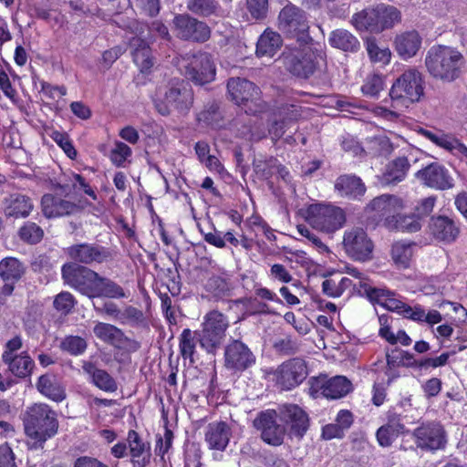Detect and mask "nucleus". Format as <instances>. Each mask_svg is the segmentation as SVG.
<instances>
[{"instance_id": "obj_33", "label": "nucleus", "mask_w": 467, "mask_h": 467, "mask_svg": "<svg viewBox=\"0 0 467 467\" xmlns=\"http://www.w3.org/2000/svg\"><path fill=\"white\" fill-rule=\"evenodd\" d=\"M396 50L400 57L408 59L414 57L421 46V37L417 31H407L396 36Z\"/></svg>"}, {"instance_id": "obj_37", "label": "nucleus", "mask_w": 467, "mask_h": 467, "mask_svg": "<svg viewBox=\"0 0 467 467\" xmlns=\"http://www.w3.org/2000/svg\"><path fill=\"white\" fill-rule=\"evenodd\" d=\"M385 226L389 230L414 233L421 228V221L420 216L415 213L401 214L397 213L396 215L386 219Z\"/></svg>"}, {"instance_id": "obj_15", "label": "nucleus", "mask_w": 467, "mask_h": 467, "mask_svg": "<svg viewBox=\"0 0 467 467\" xmlns=\"http://www.w3.org/2000/svg\"><path fill=\"white\" fill-rule=\"evenodd\" d=\"M216 68L209 53L197 52L187 57L185 76L197 85H203L214 80Z\"/></svg>"}, {"instance_id": "obj_12", "label": "nucleus", "mask_w": 467, "mask_h": 467, "mask_svg": "<svg viewBox=\"0 0 467 467\" xmlns=\"http://www.w3.org/2000/svg\"><path fill=\"white\" fill-rule=\"evenodd\" d=\"M22 346L23 343L20 337L16 336L9 339L5 343L2 359L14 376L25 379L31 375L35 368V362L27 352L17 353Z\"/></svg>"}, {"instance_id": "obj_38", "label": "nucleus", "mask_w": 467, "mask_h": 467, "mask_svg": "<svg viewBox=\"0 0 467 467\" xmlns=\"http://www.w3.org/2000/svg\"><path fill=\"white\" fill-rule=\"evenodd\" d=\"M36 387L42 395L54 401L59 402L66 398L64 386L54 376H41L38 379Z\"/></svg>"}, {"instance_id": "obj_63", "label": "nucleus", "mask_w": 467, "mask_h": 467, "mask_svg": "<svg viewBox=\"0 0 467 467\" xmlns=\"http://www.w3.org/2000/svg\"><path fill=\"white\" fill-rule=\"evenodd\" d=\"M67 254L72 260L71 263L80 265H86L88 263V246L86 244L73 245L67 249Z\"/></svg>"}, {"instance_id": "obj_32", "label": "nucleus", "mask_w": 467, "mask_h": 467, "mask_svg": "<svg viewBox=\"0 0 467 467\" xmlns=\"http://www.w3.org/2000/svg\"><path fill=\"white\" fill-rule=\"evenodd\" d=\"M62 277L66 284L88 295V271L86 265L77 263L65 264L62 267Z\"/></svg>"}, {"instance_id": "obj_40", "label": "nucleus", "mask_w": 467, "mask_h": 467, "mask_svg": "<svg viewBox=\"0 0 467 467\" xmlns=\"http://www.w3.org/2000/svg\"><path fill=\"white\" fill-rule=\"evenodd\" d=\"M328 43L331 47L344 51L355 52L359 48V41L346 29L333 30L328 37Z\"/></svg>"}, {"instance_id": "obj_54", "label": "nucleus", "mask_w": 467, "mask_h": 467, "mask_svg": "<svg viewBox=\"0 0 467 467\" xmlns=\"http://www.w3.org/2000/svg\"><path fill=\"white\" fill-rule=\"evenodd\" d=\"M370 150L378 155L388 156L393 150V145L385 134H379L369 139Z\"/></svg>"}, {"instance_id": "obj_31", "label": "nucleus", "mask_w": 467, "mask_h": 467, "mask_svg": "<svg viewBox=\"0 0 467 467\" xmlns=\"http://www.w3.org/2000/svg\"><path fill=\"white\" fill-rule=\"evenodd\" d=\"M402 207V201L397 196L383 194L373 199L368 205V209L375 213L379 219H386L396 215Z\"/></svg>"}, {"instance_id": "obj_6", "label": "nucleus", "mask_w": 467, "mask_h": 467, "mask_svg": "<svg viewBox=\"0 0 467 467\" xmlns=\"http://www.w3.org/2000/svg\"><path fill=\"white\" fill-rule=\"evenodd\" d=\"M230 326L228 317L217 310L204 315L201 329L198 330V342L209 354H215L221 348L226 331Z\"/></svg>"}, {"instance_id": "obj_56", "label": "nucleus", "mask_w": 467, "mask_h": 467, "mask_svg": "<svg viewBox=\"0 0 467 467\" xmlns=\"http://www.w3.org/2000/svg\"><path fill=\"white\" fill-rule=\"evenodd\" d=\"M43 230L35 223L27 222L21 227L19 234L21 239L30 244L38 243L43 237Z\"/></svg>"}, {"instance_id": "obj_36", "label": "nucleus", "mask_w": 467, "mask_h": 467, "mask_svg": "<svg viewBox=\"0 0 467 467\" xmlns=\"http://www.w3.org/2000/svg\"><path fill=\"white\" fill-rule=\"evenodd\" d=\"M33 209L31 200L22 194H12L5 202L4 212L8 217L24 218L30 214Z\"/></svg>"}, {"instance_id": "obj_9", "label": "nucleus", "mask_w": 467, "mask_h": 467, "mask_svg": "<svg viewBox=\"0 0 467 467\" xmlns=\"http://www.w3.org/2000/svg\"><path fill=\"white\" fill-rule=\"evenodd\" d=\"M285 64L293 75L304 78L314 74L322 76L327 70L325 55L322 52H315L310 47L291 52L285 56Z\"/></svg>"}, {"instance_id": "obj_17", "label": "nucleus", "mask_w": 467, "mask_h": 467, "mask_svg": "<svg viewBox=\"0 0 467 467\" xmlns=\"http://www.w3.org/2000/svg\"><path fill=\"white\" fill-rule=\"evenodd\" d=\"M343 246L349 257L365 262L371 258L373 243L362 228H354L345 232Z\"/></svg>"}, {"instance_id": "obj_46", "label": "nucleus", "mask_w": 467, "mask_h": 467, "mask_svg": "<svg viewBox=\"0 0 467 467\" xmlns=\"http://www.w3.org/2000/svg\"><path fill=\"white\" fill-rule=\"evenodd\" d=\"M132 150L122 141H115L109 152V160L118 168H124L130 162Z\"/></svg>"}, {"instance_id": "obj_60", "label": "nucleus", "mask_w": 467, "mask_h": 467, "mask_svg": "<svg viewBox=\"0 0 467 467\" xmlns=\"http://www.w3.org/2000/svg\"><path fill=\"white\" fill-rule=\"evenodd\" d=\"M54 307L62 314H67L75 306L73 296L68 292H61L54 299Z\"/></svg>"}, {"instance_id": "obj_19", "label": "nucleus", "mask_w": 467, "mask_h": 467, "mask_svg": "<svg viewBox=\"0 0 467 467\" xmlns=\"http://www.w3.org/2000/svg\"><path fill=\"white\" fill-rule=\"evenodd\" d=\"M173 26L177 36L183 40L203 43L211 36L208 25L189 15H176L173 18Z\"/></svg>"}, {"instance_id": "obj_53", "label": "nucleus", "mask_w": 467, "mask_h": 467, "mask_svg": "<svg viewBox=\"0 0 467 467\" xmlns=\"http://www.w3.org/2000/svg\"><path fill=\"white\" fill-rule=\"evenodd\" d=\"M367 51L372 62L388 64L390 61L391 53L388 47H380L375 40L367 42Z\"/></svg>"}, {"instance_id": "obj_7", "label": "nucleus", "mask_w": 467, "mask_h": 467, "mask_svg": "<svg viewBox=\"0 0 467 467\" xmlns=\"http://www.w3.org/2000/svg\"><path fill=\"white\" fill-rule=\"evenodd\" d=\"M422 95V77L415 68L405 70L393 83L389 91L392 107L396 109L408 108L410 103L419 101Z\"/></svg>"}, {"instance_id": "obj_1", "label": "nucleus", "mask_w": 467, "mask_h": 467, "mask_svg": "<svg viewBox=\"0 0 467 467\" xmlns=\"http://www.w3.org/2000/svg\"><path fill=\"white\" fill-rule=\"evenodd\" d=\"M363 286L364 294L371 303L378 304L404 318L429 327H433L442 321V315L436 309H427L418 303L409 305L402 300L400 295L387 288L373 287L369 284H365Z\"/></svg>"}, {"instance_id": "obj_5", "label": "nucleus", "mask_w": 467, "mask_h": 467, "mask_svg": "<svg viewBox=\"0 0 467 467\" xmlns=\"http://www.w3.org/2000/svg\"><path fill=\"white\" fill-rule=\"evenodd\" d=\"M400 19L401 14L397 7L379 4L354 14L351 23L358 31L380 33L393 27Z\"/></svg>"}, {"instance_id": "obj_27", "label": "nucleus", "mask_w": 467, "mask_h": 467, "mask_svg": "<svg viewBox=\"0 0 467 467\" xmlns=\"http://www.w3.org/2000/svg\"><path fill=\"white\" fill-rule=\"evenodd\" d=\"M129 45L131 48L133 62L139 67L140 72L142 75L149 74L154 65L149 44L140 36H136L129 40Z\"/></svg>"}, {"instance_id": "obj_8", "label": "nucleus", "mask_w": 467, "mask_h": 467, "mask_svg": "<svg viewBox=\"0 0 467 467\" xmlns=\"http://www.w3.org/2000/svg\"><path fill=\"white\" fill-rule=\"evenodd\" d=\"M156 110L162 116H168L172 109L180 114H186L193 102L192 90L182 84L159 88L152 96Z\"/></svg>"}, {"instance_id": "obj_11", "label": "nucleus", "mask_w": 467, "mask_h": 467, "mask_svg": "<svg viewBox=\"0 0 467 467\" xmlns=\"http://www.w3.org/2000/svg\"><path fill=\"white\" fill-rule=\"evenodd\" d=\"M228 93L238 106L246 113L255 115L263 112L265 104L261 99L260 88L253 82L241 78H232L227 83Z\"/></svg>"}, {"instance_id": "obj_44", "label": "nucleus", "mask_w": 467, "mask_h": 467, "mask_svg": "<svg viewBox=\"0 0 467 467\" xmlns=\"http://www.w3.org/2000/svg\"><path fill=\"white\" fill-rule=\"evenodd\" d=\"M197 338L198 330L192 331L189 328H184L179 337L180 353L183 359H188L192 364L195 361Z\"/></svg>"}, {"instance_id": "obj_57", "label": "nucleus", "mask_w": 467, "mask_h": 467, "mask_svg": "<svg viewBox=\"0 0 467 467\" xmlns=\"http://www.w3.org/2000/svg\"><path fill=\"white\" fill-rule=\"evenodd\" d=\"M384 81L379 75H372L368 77L365 83L361 87L364 95L375 98L383 89Z\"/></svg>"}, {"instance_id": "obj_14", "label": "nucleus", "mask_w": 467, "mask_h": 467, "mask_svg": "<svg viewBox=\"0 0 467 467\" xmlns=\"http://www.w3.org/2000/svg\"><path fill=\"white\" fill-rule=\"evenodd\" d=\"M279 412L275 410L261 411L254 420V428L260 431L262 440L272 446H279L284 442L286 429L277 422Z\"/></svg>"}, {"instance_id": "obj_13", "label": "nucleus", "mask_w": 467, "mask_h": 467, "mask_svg": "<svg viewBox=\"0 0 467 467\" xmlns=\"http://www.w3.org/2000/svg\"><path fill=\"white\" fill-rule=\"evenodd\" d=\"M272 375L273 380L281 389L290 390L299 386L306 379L307 365L303 358H289L281 363Z\"/></svg>"}, {"instance_id": "obj_62", "label": "nucleus", "mask_w": 467, "mask_h": 467, "mask_svg": "<svg viewBox=\"0 0 467 467\" xmlns=\"http://www.w3.org/2000/svg\"><path fill=\"white\" fill-rule=\"evenodd\" d=\"M112 251L100 245H89V261L97 263H106L111 260Z\"/></svg>"}, {"instance_id": "obj_64", "label": "nucleus", "mask_w": 467, "mask_h": 467, "mask_svg": "<svg viewBox=\"0 0 467 467\" xmlns=\"http://www.w3.org/2000/svg\"><path fill=\"white\" fill-rule=\"evenodd\" d=\"M206 289L215 295H220L228 289L226 278L223 275H212L206 282Z\"/></svg>"}, {"instance_id": "obj_18", "label": "nucleus", "mask_w": 467, "mask_h": 467, "mask_svg": "<svg viewBox=\"0 0 467 467\" xmlns=\"http://www.w3.org/2000/svg\"><path fill=\"white\" fill-rule=\"evenodd\" d=\"M278 28L290 36H298L308 31L306 12L291 3L285 5L278 15Z\"/></svg>"}, {"instance_id": "obj_4", "label": "nucleus", "mask_w": 467, "mask_h": 467, "mask_svg": "<svg viewBox=\"0 0 467 467\" xmlns=\"http://www.w3.org/2000/svg\"><path fill=\"white\" fill-rule=\"evenodd\" d=\"M465 60L456 48L448 46H433L426 56L425 65L430 74L445 81L459 78Z\"/></svg>"}, {"instance_id": "obj_47", "label": "nucleus", "mask_w": 467, "mask_h": 467, "mask_svg": "<svg viewBox=\"0 0 467 467\" xmlns=\"http://www.w3.org/2000/svg\"><path fill=\"white\" fill-rule=\"evenodd\" d=\"M91 375L92 383L100 390L108 393L115 392L118 389V383L115 379L104 369L96 368Z\"/></svg>"}, {"instance_id": "obj_22", "label": "nucleus", "mask_w": 467, "mask_h": 467, "mask_svg": "<svg viewBox=\"0 0 467 467\" xmlns=\"http://www.w3.org/2000/svg\"><path fill=\"white\" fill-rule=\"evenodd\" d=\"M352 389L351 382L344 376H336L331 379H313L311 390L320 393L327 399L337 400L346 396Z\"/></svg>"}, {"instance_id": "obj_55", "label": "nucleus", "mask_w": 467, "mask_h": 467, "mask_svg": "<svg viewBox=\"0 0 467 467\" xmlns=\"http://www.w3.org/2000/svg\"><path fill=\"white\" fill-rule=\"evenodd\" d=\"M39 93L43 99H49L51 101L58 100L67 94V89L63 86H54L46 81H40Z\"/></svg>"}, {"instance_id": "obj_35", "label": "nucleus", "mask_w": 467, "mask_h": 467, "mask_svg": "<svg viewBox=\"0 0 467 467\" xmlns=\"http://www.w3.org/2000/svg\"><path fill=\"white\" fill-rule=\"evenodd\" d=\"M283 44L281 36L270 29H266L256 43V55L259 57H273Z\"/></svg>"}, {"instance_id": "obj_16", "label": "nucleus", "mask_w": 467, "mask_h": 467, "mask_svg": "<svg viewBox=\"0 0 467 467\" xmlns=\"http://www.w3.org/2000/svg\"><path fill=\"white\" fill-rule=\"evenodd\" d=\"M412 436L417 447L423 451L441 450L447 442L444 428L437 421L422 422L412 431Z\"/></svg>"}, {"instance_id": "obj_39", "label": "nucleus", "mask_w": 467, "mask_h": 467, "mask_svg": "<svg viewBox=\"0 0 467 467\" xmlns=\"http://www.w3.org/2000/svg\"><path fill=\"white\" fill-rule=\"evenodd\" d=\"M357 285L358 284H354L350 278L337 275L327 277L322 282V291L326 296L337 298L341 296L346 290Z\"/></svg>"}, {"instance_id": "obj_34", "label": "nucleus", "mask_w": 467, "mask_h": 467, "mask_svg": "<svg viewBox=\"0 0 467 467\" xmlns=\"http://www.w3.org/2000/svg\"><path fill=\"white\" fill-rule=\"evenodd\" d=\"M335 189L344 196L358 199L366 192V186L361 179L355 175H341L335 182Z\"/></svg>"}, {"instance_id": "obj_30", "label": "nucleus", "mask_w": 467, "mask_h": 467, "mask_svg": "<svg viewBox=\"0 0 467 467\" xmlns=\"http://www.w3.org/2000/svg\"><path fill=\"white\" fill-rule=\"evenodd\" d=\"M418 133L434 143L436 146L457 156L462 146V142L451 133H445L442 130H431L420 128Z\"/></svg>"}, {"instance_id": "obj_23", "label": "nucleus", "mask_w": 467, "mask_h": 467, "mask_svg": "<svg viewBox=\"0 0 467 467\" xmlns=\"http://www.w3.org/2000/svg\"><path fill=\"white\" fill-rule=\"evenodd\" d=\"M416 420L410 418L408 415H400L389 413L388 421L381 426L376 433L378 442L382 447H389L400 435L405 433L406 424H413Z\"/></svg>"}, {"instance_id": "obj_61", "label": "nucleus", "mask_w": 467, "mask_h": 467, "mask_svg": "<svg viewBox=\"0 0 467 467\" xmlns=\"http://www.w3.org/2000/svg\"><path fill=\"white\" fill-rule=\"evenodd\" d=\"M247 8L253 18L263 19L267 14L268 0H247Z\"/></svg>"}, {"instance_id": "obj_3", "label": "nucleus", "mask_w": 467, "mask_h": 467, "mask_svg": "<svg viewBox=\"0 0 467 467\" xmlns=\"http://www.w3.org/2000/svg\"><path fill=\"white\" fill-rule=\"evenodd\" d=\"M24 427L31 448L37 449L56 435L58 422L55 411L47 405L39 403L27 408Z\"/></svg>"}, {"instance_id": "obj_48", "label": "nucleus", "mask_w": 467, "mask_h": 467, "mask_svg": "<svg viewBox=\"0 0 467 467\" xmlns=\"http://www.w3.org/2000/svg\"><path fill=\"white\" fill-rule=\"evenodd\" d=\"M127 443L130 458H139L145 453L150 452V443L145 442L140 434L134 431L130 430L127 433Z\"/></svg>"}, {"instance_id": "obj_20", "label": "nucleus", "mask_w": 467, "mask_h": 467, "mask_svg": "<svg viewBox=\"0 0 467 467\" xmlns=\"http://www.w3.org/2000/svg\"><path fill=\"white\" fill-rule=\"evenodd\" d=\"M279 420L288 429L291 437L303 438L309 427L307 413L298 405L284 404L278 408Z\"/></svg>"}, {"instance_id": "obj_28", "label": "nucleus", "mask_w": 467, "mask_h": 467, "mask_svg": "<svg viewBox=\"0 0 467 467\" xmlns=\"http://www.w3.org/2000/svg\"><path fill=\"white\" fill-rule=\"evenodd\" d=\"M25 266L16 258L6 257L0 262V276L5 283L3 293L10 296L14 290V285L24 275Z\"/></svg>"}, {"instance_id": "obj_58", "label": "nucleus", "mask_w": 467, "mask_h": 467, "mask_svg": "<svg viewBox=\"0 0 467 467\" xmlns=\"http://www.w3.org/2000/svg\"><path fill=\"white\" fill-rule=\"evenodd\" d=\"M87 347L86 340L78 336H68L61 342V348L72 355L82 353Z\"/></svg>"}, {"instance_id": "obj_2", "label": "nucleus", "mask_w": 467, "mask_h": 467, "mask_svg": "<svg viewBox=\"0 0 467 467\" xmlns=\"http://www.w3.org/2000/svg\"><path fill=\"white\" fill-rule=\"evenodd\" d=\"M66 199L45 194L42 197V211L45 216L58 217L75 213L79 207H83V198L88 193V185L84 178L78 174H72L69 182L61 187Z\"/></svg>"}, {"instance_id": "obj_51", "label": "nucleus", "mask_w": 467, "mask_h": 467, "mask_svg": "<svg viewBox=\"0 0 467 467\" xmlns=\"http://www.w3.org/2000/svg\"><path fill=\"white\" fill-rule=\"evenodd\" d=\"M287 110L290 111L289 118L283 119L280 121L275 120L272 123L271 127L269 128L268 132L271 135L273 140H279L284 135L285 130L288 126V123L292 120L296 119L299 116L297 109L294 105H291L289 109H287Z\"/></svg>"}, {"instance_id": "obj_59", "label": "nucleus", "mask_w": 467, "mask_h": 467, "mask_svg": "<svg viewBox=\"0 0 467 467\" xmlns=\"http://www.w3.org/2000/svg\"><path fill=\"white\" fill-rule=\"evenodd\" d=\"M51 138L63 150L68 158H76L77 150H75L67 134L58 130H54L51 134Z\"/></svg>"}, {"instance_id": "obj_41", "label": "nucleus", "mask_w": 467, "mask_h": 467, "mask_svg": "<svg viewBox=\"0 0 467 467\" xmlns=\"http://www.w3.org/2000/svg\"><path fill=\"white\" fill-rule=\"evenodd\" d=\"M410 168V162L406 157H399L392 161L383 173L382 182L395 184L404 180Z\"/></svg>"}, {"instance_id": "obj_50", "label": "nucleus", "mask_w": 467, "mask_h": 467, "mask_svg": "<svg viewBox=\"0 0 467 467\" xmlns=\"http://www.w3.org/2000/svg\"><path fill=\"white\" fill-rule=\"evenodd\" d=\"M219 7L215 0H188L187 8L195 15L209 16Z\"/></svg>"}, {"instance_id": "obj_49", "label": "nucleus", "mask_w": 467, "mask_h": 467, "mask_svg": "<svg viewBox=\"0 0 467 467\" xmlns=\"http://www.w3.org/2000/svg\"><path fill=\"white\" fill-rule=\"evenodd\" d=\"M196 120L202 127L211 128L213 130L221 128V114L217 105L212 104L207 109L200 111L196 115Z\"/></svg>"}, {"instance_id": "obj_10", "label": "nucleus", "mask_w": 467, "mask_h": 467, "mask_svg": "<svg viewBox=\"0 0 467 467\" xmlns=\"http://www.w3.org/2000/svg\"><path fill=\"white\" fill-rule=\"evenodd\" d=\"M306 222L325 233H334L345 223L346 218L343 210L337 206L327 203H312L304 211Z\"/></svg>"}, {"instance_id": "obj_21", "label": "nucleus", "mask_w": 467, "mask_h": 467, "mask_svg": "<svg viewBox=\"0 0 467 467\" xmlns=\"http://www.w3.org/2000/svg\"><path fill=\"white\" fill-rule=\"evenodd\" d=\"M255 356L242 341L234 339L224 349L225 367L234 371H244L255 363Z\"/></svg>"}, {"instance_id": "obj_52", "label": "nucleus", "mask_w": 467, "mask_h": 467, "mask_svg": "<svg viewBox=\"0 0 467 467\" xmlns=\"http://www.w3.org/2000/svg\"><path fill=\"white\" fill-rule=\"evenodd\" d=\"M145 322L143 312L137 307L128 306L121 310L119 323L130 326H140Z\"/></svg>"}, {"instance_id": "obj_42", "label": "nucleus", "mask_w": 467, "mask_h": 467, "mask_svg": "<svg viewBox=\"0 0 467 467\" xmlns=\"http://www.w3.org/2000/svg\"><path fill=\"white\" fill-rule=\"evenodd\" d=\"M94 334L103 342L114 347H119L125 338L121 329L108 323H98L94 327Z\"/></svg>"}, {"instance_id": "obj_45", "label": "nucleus", "mask_w": 467, "mask_h": 467, "mask_svg": "<svg viewBox=\"0 0 467 467\" xmlns=\"http://www.w3.org/2000/svg\"><path fill=\"white\" fill-rule=\"evenodd\" d=\"M451 354L444 352L438 357L425 358L416 360L411 354L406 353L404 359L408 365L414 366L421 370L443 367L448 363Z\"/></svg>"}, {"instance_id": "obj_25", "label": "nucleus", "mask_w": 467, "mask_h": 467, "mask_svg": "<svg viewBox=\"0 0 467 467\" xmlns=\"http://www.w3.org/2000/svg\"><path fill=\"white\" fill-rule=\"evenodd\" d=\"M432 237L444 244H452L460 235V223L445 215L432 216L429 223Z\"/></svg>"}, {"instance_id": "obj_43", "label": "nucleus", "mask_w": 467, "mask_h": 467, "mask_svg": "<svg viewBox=\"0 0 467 467\" xmlns=\"http://www.w3.org/2000/svg\"><path fill=\"white\" fill-rule=\"evenodd\" d=\"M415 244L409 241H398L392 244L391 256L394 263L402 268L410 266L413 255Z\"/></svg>"}, {"instance_id": "obj_24", "label": "nucleus", "mask_w": 467, "mask_h": 467, "mask_svg": "<svg viewBox=\"0 0 467 467\" xmlns=\"http://www.w3.org/2000/svg\"><path fill=\"white\" fill-rule=\"evenodd\" d=\"M416 177L423 183L435 190H448L453 187V178L441 164L433 162L416 172Z\"/></svg>"}, {"instance_id": "obj_26", "label": "nucleus", "mask_w": 467, "mask_h": 467, "mask_svg": "<svg viewBox=\"0 0 467 467\" xmlns=\"http://www.w3.org/2000/svg\"><path fill=\"white\" fill-rule=\"evenodd\" d=\"M93 296L120 299L128 297V295L116 282L89 270V297Z\"/></svg>"}, {"instance_id": "obj_29", "label": "nucleus", "mask_w": 467, "mask_h": 467, "mask_svg": "<svg viewBox=\"0 0 467 467\" xmlns=\"http://www.w3.org/2000/svg\"><path fill=\"white\" fill-rule=\"evenodd\" d=\"M231 437V429L224 421H214L208 424L205 431V441L212 450L223 451L227 447Z\"/></svg>"}]
</instances>
